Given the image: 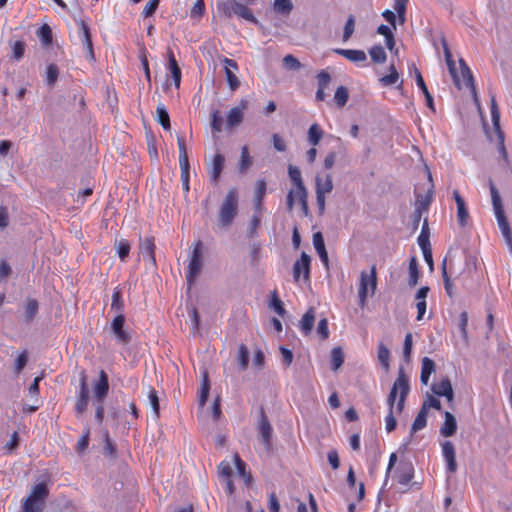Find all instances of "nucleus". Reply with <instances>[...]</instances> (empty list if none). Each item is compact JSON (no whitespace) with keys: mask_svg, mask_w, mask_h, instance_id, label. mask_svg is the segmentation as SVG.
Masks as SVG:
<instances>
[{"mask_svg":"<svg viewBox=\"0 0 512 512\" xmlns=\"http://www.w3.org/2000/svg\"><path fill=\"white\" fill-rule=\"evenodd\" d=\"M410 391L409 379L401 367L398 371V376L394 381L392 388L387 397V404L389 406V413L385 417V428L388 433L394 431L397 426V421L394 416V411L401 414L405 407L406 397Z\"/></svg>","mask_w":512,"mask_h":512,"instance_id":"nucleus-1","label":"nucleus"},{"mask_svg":"<svg viewBox=\"0 0 512 512\" xmlns=\"http://www.w3.org/2000/svg\"><path fill=\"white\" fill-rule=\"evenodd\" d=\"M441 42H442V46H443L445 61H446L449 73L453 79L455 86L458 89H462L463 87L470 89L475 100L477 101V92H476V88L474 85V79H473V75L471 73L470 68L468 67V65L466 64V62L463 59H460L459 60V71H458L446 39L443 37L441 39Z\"/></svg>","mask_w":512,"mask_h":512,"instance_id":"nucleus-2","label":"nucleus"},{"mask_svg":"<svg viewBox=\"0 0 512 512\" xmlns=\"http://www.w3.org/2000/svg\"><path fill=\"white\" fill-rule=\"evenodd\" d=\"M288 174H289V177L295 187L293 189H291L287 194V198H286L287 210L289 212H291L294 209L296 199H298V201L301 205V208L303 209L304 213L307 214V212H308V202H307L308 193H307V190H306L303 180H302L301 171L298 167L289 165L288 166Z\"/></svg>","mask_w":512,"mask_h":512,"instance_id":"nucleus-3","label":"nucleus"},{"mask_svg":"<svg viewBox=\"0 0 512 512\" xmlns=\"http://www.w3.org/2000/svg\"><path fill=\"white\" fill-rule=\"evenodd\" d=\"M489 189L492 199V206L495 213V217L497 219L498 226L509 245L510 249H512V232L509 226V223L507 221V218L504 213V208L502 205V200L500 197V194L498 192V189L496 188L493 181L490 179L489 181Z\"/></svg>","mask_w":512,"mask_h":512,"instance_id":"nucleus-4","label":"nucleus"},{"mask_svg":"<svg viewBox=\"0 0 512 512\" xmlns=\"http://www.w3.org/2000/svg\"><path fill=\"white\" fill-rule=\"evenodd\" d=\"M238 191L236 188L228 190L218 213V222L221 228L231 226L238 213Z\"/></svg>","mask_w":512,"mask_h":512,"instance_id":"nucleus-5","label":"nucleus"},{"mask_svg":"<svg viewBox=\"0 0 512 512\" xmlns=\"http://www.w3.org/2000/svg\"><path fill=\"white\" fill-rule=\"evenodd\" d=\"M203 243L199 240L194 243V247L190 256L189 265L186 271V280L188 283V289H191L197 276L202 269V255Z\"/></svg>","mask_w":512,"mask_h":512,"instance_id":"nucleus-6","label":"nucleus"},{"mask_svg":"<svg viewBox=\"0 0 512 512\" xmlns=\"http://www.w3.org/2000/svg\"><path fill=\"white\" fill-rule=\"evenodd\" d=\"M177 145L179 150V166L181 171L182 188L185 193H188L190 190V165L186 149V143L183 136L177 137Z\"/></svg>","mask_w":512,"mask_h":512,"instance_id":"nucleus-7","label":"nucleus"},{"mask_svg":"<svg viewBox=\"0 0 512 512\" xmlns=\"http://www.w3.org/2000/svg\"><path fill=\"white\" fill-rule=\"evenodd\" d=\"M376 286H377V273H376V267L373 265L371 267L369 274H367L364 271L361 272V280H360V286H359V290H358L361 304L365 303L369 291H370L371 295L374 294V292L376 290Z\"/></svg>","mask_w":512,"mask_h":512,"instance_id":"nucleus-8","label":"nucleus"},{"mask_svg":"<svg viewBox=\"0 0 512 512\" xmlns=\"http://www.w3.org/2000/svg\"><path fill=\"white\" fill-rule=\"evenodd\" d=\"M125 321V315H116L110 324L111 333L116 343L122 346L128 345L132 339L130 332L124 327Z\"/></svg>","mask_w":512,"mask_h":512,"instance_id":"nucleus-9","label":"nucleus"},{"mask_svg":"<svg viewBox=\"0 0 512 512\" xmlns=\"http://www.w3.org/2000/svg\"><path fill=\"white\" fill-rule=\"evenodd\" d=\"M409 0H393V8L397 13L391 10H385L382 12L383 18L389 22L394 29H396V18H398L400 24H404L406 21V9Z\"/></svg>","mask_w":512,"mask_h":512,"instance_id":"nucleus-10","label":"nucleus"},{"mask_svg":"<svg viewBox=\"0 0 512 512\" xmlns=\"http://www.w3.org/2000/svg\"><path fill=\"white\" fill-rule=\"evenodd\" d=\"M490 113L493 126L498 138L499 151L504 159H507V151L504 146V133L500 128V112L495 96L491 97Z\"/></svg>","mask_w":512,"mask_h":512,"instance_id":"nucleus-11","label":"nucleus"},{"mask_svg":"<svg viewBox=\"0 0 512 512\" xmlns=\"http://www.w3.org/2000/svg\"><path fill=\"white\" fill-rule=\"evenodd\" d=\"M310 263V256L306 252H302L300 258L297 259L293 265V279L295 282H298L301 276L303 277L304 281H309Z\"/></svg>","mask_w":512,"mask_h":512,"instance_id":"nucleus-12","label":"nucleus"},{"mask_svg":"<svg viewBox=\"0 0 512 512\" xmlns=\"http://www.w3.org/2000/svg\"><path fill=\"white\" fill-rule=\"evenodd\" d=\"M258 431L267 450L271 449L272 427L263 408L260 409Z\"/></svg>","mask_w":512,"mask_h":512,"instance_id":"nucleus-13","label":"nucleus"},{"mask_svg":"<svg viewBox=\"0 0 512 512\" xmlns=\"http://www.w3.org/2000/svg\"><path fill=\"white\" fill-rule=\"evenodd\" d=\"M89 400V389L86 382V377L83 375L80 380V390L75 404V413L80 417L87 410Z\"/></svg>","mask_w":512,"mask_h":512,"instance_id":"nucleus-14","label":"nucleus"},{"mask_svg":"<svg viewBox=\"0 0 512 512\" xmlns=\"http://www.w3.org/2000/svg\"><path fill=\"white\" fill-rule=\"evenodd\" d=\"M223 64L229 88L231 91H236L240 86V81L236 76V72L238 71V64L235 60L230 58H224Z\"/></svg>","mask_w":512,"mask_h":512,"instance_id":"nucleus-15","label":"nucleus"},{"mask_svg":"<svg viewBox=\"0 0 512 512\" xmlns=\"http://www.w3.org/2000/svg\"><path fill=\"white\" fill-rule=\"evenodd\" d=\"M248 105L249 101L247 99H241L237 106L230 109L226 119L229 128L238 126L243 121V113Z\"/></svg>","mask_w":512,"mask_h":512,"instance_id":"nucleus-16","label":"nucleus"},{"mask_svg":"<svg viewBox=\"0 0 512 512\" xmlns=\"http://www.w3.org/2000/svg\"><path fill=\"white\" fill-rule=\"evenodd\" d=\"M155 238L153 236H147L143 239H140L139 251L140 254L146 258L152 265H156V257H155Z\"/></svg>","mask_w":512,"mask_h":512,"instance_id":"nucleus-17","label":"nucleus"},{"mask_svg":"<svg viewBox=\"0 0 512 512\" xmlns=\"http://www.w3.org/2000/svg\"><path fill=\"white\" fill-rule=\"evenodd\" d=\"M448 270L450 271V274L456 273L455 271V264L453 259H448V257H445L442 263V277L444 281V288L449 297H453L454 291H453V284L450 279V275L448 273Z\"/></svg>","mask_w":512,"mask_h":512,"instance_id":"nucleus-18","label":"nucleus"},{"mask_svg":"<svg viewBox=\"0 0 512 512\" xmlns=\"http://www.w3.org/2000/svg\"><path fill=\"white\" fill-rule=\"evenodd\" d=\"M453 198L457 206V222L461 227H465L470 218L466 202L457 190L453 191Z\"/></svg>","mask_w":512,"mask_h":512,"instance_id":"nucleus-19","label":"nucleus"},{"mask_svg":"<svg viewBox=\"0 0 512 512\" xmlns=\"http://www.w3.org/2000/svg\"><path fill=\"white\" fill-rule=\"evenodd\" d=\"M442 454L447 464V470L455 473L457 470V462L455 457V448L451 441H445L442 444Z\"/></svg>","mask_w":512,"mask_h":512,"instance_id":"nucleus-20","label":"nucleus"},{"mask_svg":"<svg viewBox=\"0 0 512 512\" xmlns=\"http://www.w3.org/2000/svg\"><path fill=\"white\" fill-rule=\"evenodd\" d=\"M78 26H79V36H80L83 48L86 51L87 55L90 58H93L94 57L93 44H92L89 26L84 21H80L78 23Z\"/></svg>","mask_w":512,"mask_h":512,"instance_id":"nucleus-21","label":"nucleus"},{"mask_svg":"<svg viewBox=\"0 0 512 512\" xmlns=\"http://www.w3.org/2000/svg\"><path fill=\"white\" fill-rule=\"evenodd\" d=\"M266 195V181L264 179L257 180L254 189V210L255 212H263V201Z\"/></svg>","mask_w":512,"mask_h":512,"instance_id":"nucleus-22","label":"nucleus"},{"mask_svg":"<svg viewBox=\"0 0 512 512\" xmlns=\"http://www.w3.org/2000/svg\"><path fill=\"white\" fill-rule=\"evenodd\" d=\"M432 391L437 396L446 397L447 401H449V402H451L453 400V397H454L453 388H452L449 378H447V377L441 379L437 383H434L432 385Z\"/></svg>","mask_w":512,"mask_h":512,"instance_id":"nucleus-23","label":"nucleus"},{"mask_svg":"<svg viewBox=\"0 0 512 512\" xmlns=\"http://www.w3.org/2000/svg\"><path fill=\"white\" fill-rule=\"evenodd\" d=\"M109 382L108 376L104 370L99 373V380L94 386V394L98 402H103L105 397L108 395Z\"/></svg>","mask_w":512,"mask_h":512,"instance_id":"nucleus-24","label":"nucleus"},{"mask_svg":"<svg viewBox=\"0 0 512 512\" xmlns=\"http://www.w3.org/2000/svg\"><path fill=\"white\" fill-rule=\"evenodd\" d=\"M333 51L353 63H362L367 60L366 53L363 50L336 48Z\"/></svg>","mask_w":512,"mask_h":512,"instance_id":"nucleus-25","label":"nucleus"},{"mask_svg":"<svg viewBox=\"0 0 512 512\" xmlns=\"http://www.w3.org/2000/svg\"><path fill=\"white\" fill-rule=\"evenodd\" d=\"M315 322V309L310 307L302 316L299 322V328L303 335H309Z\"/></svg>","mask_w":512,"mask_h":512,"instance_id":"nucleus-26","label":"nucleus"},{"mask_svg":"<svg viewBox=\"0 0 512 512\" xmlns=\"http://www.w3.org/2000/svg\"><path fill=\"white\" fill-rule=\"evenodd\" d=\"M317 81H318V90L316 92V100L317 101H324L325 100V89L326 87L329 85L330 81H331V76L330 74L325 71V70H321L318 74H317Z\"/></svg>","mask_w":512,"mask_h":512,"instance_id":"nucleus-27","label":"nucleus"},{"mask_svg":"<svg viewBox=\"0 0 512 512\" xmlns=\"http://www.w3.org/2000/svg\"><path fill=\"white\" fill-rule=\"evenodd\" d=\"M168 69L172 75L175 87L179 88L180 83H181L182 73H181V69L178 65L177 60L175 59V56H174V53L172 50H169V52H168Z\"/></svg>","mask_w":512,"mask_h":512,"instance_id":"nucleus-28","label":"nucleus"},{"mask_svg":"<svg viewBox=\"0 0 512 512\" xmlns=\"http://www.w3.org/2000/svg\"><path fill=\"white\" fill-rule=\"evenodd\" d=\"M49 495V490H48V487L45 483H38L36 485L33 486L31 492L29 493V495L26 497L30 500H36L40 503H42L43 505H45V501L47 499Z\"/></svg>","mask_w":512,"mask_h":512,"instance_id":"nucleus-29","label":"nucleus"},{"mask_svg":"<svg viewBox=\"0 0 512 512\" xmlns=\"http://www.w3.org/2000/svg\"><path fill=\"white\" fill-rule=\"evenodd\" d=\"M444 418V423L440 429V433L445 437H451L457 430L456 419L450 412H445Z\"/></svg>","mask_w":512,"mask_h":512,"instance_id":"nucleus-30","label":"nucleus"},{"mask_svg":"<svg viewBox=\"0 0 512 512\" xmlns=\"http://www.w3.org/2000/svg\"><path fill=\"white\" fill-rule=\"evenodd\" d=\"M224 156L221 153H216L213 157L211 168L209 171L211 180L217 182L220 177V174L224 167Z\"/></svg>","mask_w":512,"mask_h":512,"instance_id":"nucleus-31","label":"nucleus"},{"mask_svg":"<svg viewBox=\"0 0 512 512\" xmlns=\"http://www.w3.org/2000/svg\"><path fill=\"white\" fill-rule=\"evenodd\" d=\"M415 80H416V84H417L418 88L422 91V93L425 96L427 106L434 111L435 109H434L433 97L430 94V92L425 84V81L423 79V76L418 68H415Z\"/></svg>","mask_w":512,"mask_h":512,"instance_id":"nucleus-32","label":"nucleus"},{"mask_svg":"<svg viewBox=\"0 0 512 512\" xmlns=\"http://www.w3.org/2000/svg\"><path fill=\"white\" fill-rule=\"evenodd\" d=\"M125 304L122 296V291L119 287H116L112 293L111 299V311H114L116 315H124Z\"/></svg>","mask_w":512,"mask_h":512,"instance_id":"nucleus-33","label":"nucleus"},{"mask_svg":"<svg viewBox=\"0 0 512 512\" xmlns=\"http://www.w3.org/2000/svg\"><path fill=\"white\" fill-rule=\"evenodd\" d=\"M435 371V363L429 357L422 359L420 381L423 385H427L431 374Z\"/></svg>","mask_w":512,"mask_h":512,"instance_id":"nucleus-34","label":"nucleus"},{"mask_svg":"<svg viewBox=\"0 0 512 512\" xmlns=\"http://www.w3.org/2000/svg\"><path fill=\"white\" fill-rule=\"evenodd\" d=\"M414 476V468L411 464L401 465L398 475L397 482L401 485H408Z\"/></svg>","mask_w":512,"mask_h":512,"instance_id":"nucleus-35","label":"nucleus"},{"mask_svg":"<svg viewBox=\"0 0 512 512\" xmlns=\"http://www.w3.org/2000/svg\"><path fill=\"white\" fill-rule=\"evenodd\" d=\"M209 390H210L209 377H208V373L205 371L203 373L202 383H201V387H200L199 395H198V402L201 407H203L205 405V403L208 399Z\"/></svg>","mask_w":512,"mask_h":512,"instance_id":"nucleus-36","label":"nucleus"},{"mask_svg":"<svg viewBox=\"0 0 512 512\" xmlns=\"http://www.w3.org/2000/svg\"><path fill=\"white\" fill-rule=\"evenodd\" d=\"M333 189L332 177L327 174L325 178H321L319 176L316 177V192H321L323 194L330 193Z\"/></svg>","mask_w":512,"mask_h":512,"instance_id":"nucleus-37","label":"nucleus"},{"mask_svg":"<svg viewBox=\"0 0 512 512\" xmlns=\"http://www.w3.org/2000/svg\"><path fill=\"white\" fill-rule=\"evenodd\" d=\"M38 301L35 299H29L24 307L25 322H31L38 313Z\"/></svg>","mask_w":512,"mask_h":512,"instance_id":"nucleus-38","label":"nucleus"},{"mask_svg":"<svg viewBox=\"0 0 512 512\" xmlns=\"http://www.w3.org/2000/svg\"><path fill=\"white\" fill-rule=\"evenodd\" d=\"M322 137L323 130L321 129V127L317 123L312 124L308 130V142L312 146H316L319 144Z\"/></svg>","mask_w":512,"mask_h":512,"instance_id":"nucleus-39","label":"nucleus"},{"mask_svg":"<svg viewBox=\"0 0 512 512\" xmlns=\"http://www.w3.org/2000/svg\"><path fill=\"white\" fill-rule=\"evenodd\" d=\"M377 33L385 37V43L389 50H392L395 46V39L391 28L387 25L381 24L377 28Z\"/></svg>","mask_w":512,"mask_h":512,"instance_id":"nucleus-40","label":"nucleus"},{"mask_svg":"<svg viewBox=\"0 0 512 512\" xmlns=\"http://www.w3.org/2000/svg\"><path fill=\"white\" fill-rule=\"evenodd\" d=\"M369 54L373 62L382 64L386 61L387 55L381 45H374L369 49Z\"/></svg>","mask_w":512,"mask_h":512,"instance_id":"nucleus-41","label":"nucleus"},{"mask_svg":"<svg viewBox=\"0 0 512 512\" xmlns=\"http://www.w3.org/2000/svg\"><path fill=\"white\" fill-rule=\"evenodd\" d=\"M273 9L278 14L289 15L293 10V3L291 0H274Z\"/></svg>","mask_w":512,"mask_h":512,"instance_id":"nucleus-42","label":"nucleus"},{"mask_svg":"<svg viewBox=\"0 0 512 512\" xmlns=\"http://www.w3.org/2000/svg\"><path fill=\"white\" fill-rule=\"evenodd\" d=\"M427 414L426 408H421L418 412L416 418L414 419L411 427L412 433L417 432L423 429L427 424Z\"/></svg>","mask_w":512,"mask_h":512,"instance_id":"nucleus-43","label":"nucleus"},{"mask_svg":"<svg viewBox=\"0 0 512 512\" xmlns=\"http://www.w3.org/2000/svg\"><path fill=\"white\" fill-rule=\"evenodd\" d=\"M377 358H378L380 364L382 365V367L385 370H388L389 366H390V363H389L390 351L383 343H380L378 345Z\"/></svg>","mask_w":512,"mask_h":512,"instance_id":"nucleus-44","label":"nucleus"},{"mask_svg":"<svg viewBox=\"0 0 512 512\" xmlns=\"http://www.w3.org/2000/svg\"><path fill=\"white\" fill-rule=\"evenodd\" d=\"M419 276L420 273L417 259L415 257H411L409 261V285L415 286L418 283Z\"/></svg>","mask_w":512,"mask_h":512,"instance_id":"nucleus-45","label":"nucleus"},{"mask_svg":"<svg viewBox=\"0 0 512 512\" xmlns=\"http://www.w3.org/2000/svg\"><path fill=\"white\" fill-rule=\"evenodd\" d=\"M156 112H157L158 122L161 124V126L165 130H169L171 127L170 117H169V114H168L165 106L163 104L158 105L156 108Z\"/></svg>","mask_w":512,"mask_h":512,"instance_id":"nucleus-46","label":"nucleus"},{"mask_svg":"<svg viewBox=\"0 0 512 512\" xmlns=\"http://www.w3.org/2000/svg\"><path fill=\"white\" fill-rule=\"evenodd\" d=\"M344 363L343 351L340 347H335L331 351L332 369L337 371Z\"/></svg>","mask_w":512,"mask_h":512,"instance_id":"nucleus-47","label":"nucleus"},{"mask_svg":"<svg viewBox=\"0 0 512 512\" xmlns=\"http://www.w3.org/2000/svg\"><path fill=\"white\" fill-rule=\"evenodd\" d=\"M349 99V92L345 86H339L334 94V101L338 107H343L346 105Z\"/></svg>","mask_w":512,"mask_h":512,"instance_id":"nucleus-48","label":"nucleus"},{"mask_svg":"<svg viewBox=\"0 0 512 512\" xmlns=\"http://www.w3.org/2000/svg\"><path fill=\"white\" fill-rule=\"evenodd\" d=\"M21 508V512H42L44 505L36 500L25 498Z\"/></svg>","mask_w":512,"mask_h":512,"instance_id":"nucleus-49","label":"nucleus"},{"mask_svg":"<svg viewBox=\"0 0 512 512\" xmlns=\"http://www.w3.org/2000/svg\"><path fill=\"white\" fill-rule=\"evenodd\" d=\"M398 79H399V74H398L395 66L392 64L389 67V74L381 77L380 83L383 86H391V85L395 84L398 81Z\"/></svg>","mask_w":512,"mask_h":512,"instance_id":"nucleus-50","label":"nucleus"},{"mask_svg":"<svg viewBox=\"0 0 512 512\" xmlns=\"http://www.w3.org/2000/svg\"><path fill=\"white\" fill-rule=\"evenodd\" d=\"M355 31V17L354 15H350L345 23L342 41L347 42Z\"/></svg>","mask_w":512,"mask_h":512,"instance_id":"nucleus-51","label":"nucleus"},{"mask_svg":"<svg viewBox=\"0 0 512 512\" xmlns=\"http://www.w3.org/2000/svg\"><path fill=\"white\" fill-rule=\"evenodd\" d=\"M252 165V159L249 154V149L247 146H243L241 148V156H240V163H239V169L240 171L247 170Z\"/></svg>","mask_w":512,"mask_h":512,"instance_id":"nucleus-52","label":"nucleus"},{"mask_svg":"<svg viewBox=\"0 0 512 512\" xmlns=\"http://www.w3.org/2000/svg\"><path fill=\"white\" fill-rule=\"evenodd\" d=\"M104 455L112 459L116 458L117 448L115 443L110 439L109 435L106 434L103 447Z\"/></svg>","mask_w":512,"mask_h":512,"instance_id":"nucleus-53","label":"nucleus"},{"mask_svg":"<svg viewBox=\"0 0 512 512\" xmlns=\"http://www.w3.org/2000/svg\"><path fill=\"white\" fill-rule=\"evenodd\" d=\"M148 398H149V401H150V404H151V407L153 409L155 416L159 417L160 405H159L158 394H157V391L151 386H149V389H148Z\"/></svg>","mask_w":512,"mask_h":512,"instance_id":"nucleus-54","label":"nucleus"},{"mask_svg":"<svg viewBox=\"0 0 512 512\" xmlns=\"http://www.w3.org/2000/svg\"><path fill=\"white\" fill-rule=\"evenodd\" d=\"M234 461L239 474L249 483L252 480V476L250 473H246V464L237 453L234 454Z\"/></svg>","mask_w":512,"mask_h":512,"instance_id":"nucleus-55","label":"nucleus"},{"mask_svg":"<svg viewBox=\"0 0 512 512\" xmlns=\"http://www.w3.org/2000/svg\"><path fill=\"white\" fill-rule=\"evenodd\" d=\"M59 76V69L56 64H49L46 70V83L48 85L54 84Z\"/></svg>","mask_w":512,"mask_h":512,"instance_id":"nucleus-56","label":"nucleus"},{"mask_svg":"<svg viewBox=\"0 0 512 512\" xmlns=\"http://www.w3.org/2000/svg\"><path fill=\"white\" fill-rule=\"evenodd\" d=\"M238 361L242 370H246L249 362V352L247 347L242 344L239 346Z\"/></svg>","mask_w":512,"mask_h":512,"instance_id":"nucleus-57","label":"nucleus"},{"mask_svg":"<svg viewBox=\"0 0 512 512\" xmlns=\"http://www.w3.org/2000/svg\"><path fill=\"white\" fill-rule=\"evenodd\" d=\"M37 35L44 44L48 45L52 43V31L47 24H44L39 28Z\"/></svg>","mask_w":512,"mask_h":512,"instance_id":"nucleus-58","label":"nucleus"},{"mask_svg":"<svg viewBox=\"0 0 512 512\" xmlns=\"http://www.w3.org/2000/svg\"><path fill=\"white\" fill-rule=\"evenodd\" d=\"M223 125V118L219 110H214L211 113V128L215 132H221Z\"/></svg>","mask_w":512,"mask_h":512,"instance_id":"nucleus-59","label":"nucleus"},{"mask_svg":"<svg viewBox=\"0 0 512 512\" xmlns=\"http://www.w3.org/2000/svg\"><path fill=\"white\" fill-rule=\"evenodd\" d=\"M28 362V353L26 350L22 351L15 360L14 371L19 374Z\"/></svg>","mask_w":512,"mask_h":512,"instance_id":"nucleus-60","label":"nucleus"},{"mask_svg":"<svg viewBox=\"0 0 512 512\" xmlns=\"http://www.w3.org/2000/svg\"><path fill=\"white\" fill-rule=\"evenodd\" d=\"M130 244L127 240L125 239H122L118 242L117 244V253H118V256L119 258L122 260V261H125V259L128 257L129 255V252H130Z\"/></svg>","mask_w":512,"mask_h":512,"instance_id":"nucleus-61","label":"nucleus"},{"mask_svg":"<svg viewBox=\"0 0 512 512\" xmlns=\"http://www.w3.org/2000/svg\"><path fill=\"white\" fill-rule=\"evenodd\" d=\"M205 12V3L203 0H197L190 10V17L199 19Z\"/></svg>","mask_w":512,"mask_h":512,"instance_id":"nucleus-62","label":"nucleus"},{"mask_svg":"<svg viewBox=\"0 0 512 512\" xmlns=\"http://www.w3.org/2000/svg\"><path fill=\"white\" fill-rule=\"evenodd\" d=\"M316 332L321 340H326L329 337L328 320L326 318L320 319Z\"/></svg>","mask_w":512,"mask_h":512,"instance_id":"nucleus-63","label":"nucleus"},{"mask_svg":"<svg viewBox=\"0 0 512 512\" xmlns=\"http://www.w3.org/2000/svg\"><path fill=\"white\" fill-rule=\"evenodd\" d=\"M89 439H90V431L89 429L85 430L81 437L78 439V442L76 444V451L78 453L84 452L88 445H89Z\"/></svg>","mask_w":512,"mask_h":512,"instance_id":"nucleus-64","label":"nucleus"}]
</instances>
